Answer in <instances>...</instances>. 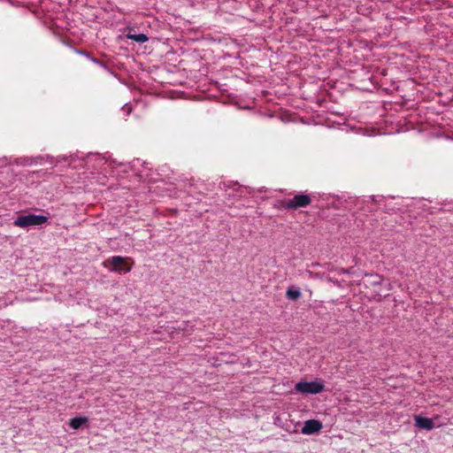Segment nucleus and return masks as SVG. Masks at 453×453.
Returning a JSON list of instances; mask_svg holds the SVG:
<instances>
[{
	"instance_id": "6e6552de",
	"label": "nucleus",
	"mask_w": 453,
	"mask_h": 453,
	"mask_svg": "<svg viewBox=\"0 0 453 453\" xmlns=\"http://www.w3.org/2000/svg\"><path fill=\"white\" fill-rule=\"evenodd\" d=\"M286 296L289 300H297L301 296V291L299 288L296 287H289L287 289Z\"/></svg>"
},
{
	"instance_id": "1a4fd4ad",
	"label": "nucleus",
	"mask_w": 453,
	"mask_h": 453,
	"mask_svg": "<svg viewBox=\"0 0 453 453\" xmlns=\"http://www.w3.org/2000/svg\"><path fill=\"white\" fill-rule=\"evenodd\" d=\"M124 261H125V258L120 256H114L108 260V262L114 267L120 265L121 264L124 263Z\"/></svg>"
},
{
	"instance_id": "0eeeda50",
	"label": "nucleus",
	"mask_w": 453,
	"mask_h": 453,
	"mask_svg": "<svg viewBox=\"0 0 453 453\" xmlns=\"http://www.w3.org/2000/svg\"><path fill=\"white\" fill-rule=\"evenodd\" d=\"M127 38L133 40L139 43H144V42H148V40H149V37L143 33H139V34L128 33L127 35Z\"/></svg>"
},
{
	"instance_id": "9d476101",
	"label": "nucleus",
	"mask_w": 453,
	"mask_h": 453,
	"mask_svg": "<svg viewBox=\"0 0 453 453\" xmlns=\"http://www.w3.org/2000/svg\"><path fill=\"white\" fill-rule=\"evenodd\" d=\"M20 160H21L20 162L18 161V159L15 160V164H17V165L20 164V165H32L33 164V159H31V158L24 157V158H21Z\"/></svg>"
},
{
	"instance_id": "f8f14e48",
	"label": "nucleus",
	"mask_w": 453,
	"mask_h": 453,
	"mask_svg": "<svg viewBox=\"0 0 453 453\" xmlns=\"http://www.w3.org/2000/svg\"><path fill=\"white\" fill-rule=\"evenodd\" d=\"M122 110L124 111H126L127 114H129L132 111V108L130 105H128L127 104H126L123 107H122Z\"/></svg>"
},
{
	"instance_id": "f03ea898",
	"label": "nucleus",
	"mask_w": 453,
	"mask_h": 453,
	"mask_svg": "<svg viewBox=\"0 0 453 453\" xmlns=\"http://www.w3.org/2000/svg\"><path fill=\"white\" fill-rule=\"evenodd\" d=\"M325 389V385L321 380L299 381L295 386V390L303 395H316Z\"/></svg>"
},
{
	"instance_id": "20e7f679",
	"label": "nucleus",
	"mask_w": 453,
	"mask_h": 453,
	"mask_svg": "<svg viewBox=\"0 0 453 453\" xmlns=\"http://www.w3.org/2000/svg\"><path fill=\"white\" fill-rule=\"evenodd\" d=\"M323 427L322 423L318 419H309L303 424L301 429L303 434H314L319 433Z\"/></svg>"
},
{
	"instance_id": "7ed1b4c3",
	"label": "nucleus",
	"mask_w": 453,
	"mask_h": 453,
	"mask_svg": "<svg viewBox=\"0 0 453 453\" xmlns=\"http://www.w3.org/2000/svg\"><path fill=\"white\" fill-rule=\"evenodd\" d=\"M311 203V198L308 195H296L292 199L286 202L285 207L288 209H297L305 207Z\"/></svg>"
},
{
	"instance_id": "2eb2a0df",
	"label": "nucleus",
	"mask_w": 453,
	"mask_h": 453,
	"mask_svg": "<svg viewBox=\"0 0 453 453\" xmlns=\"http://www.w3.org/2000/svg\"><path fill=\"white\" fill-rule=\"evenodd\" d=\"M130 271H131V268L129 267V268H127V269L126 270V273H128V272H130Z\"/></svg>"
},
{
	"instance_id": "4468645a",
	"label": "nucleus",
	"mask_w": 453,
	"mask_h": 453,
	"mask_svg": "<svg viewBox=\"0 0 453 453\" xmlns=\"http://www.w3.org/2000/svg\"><path fill=\"white\" fill-rule=\"evenodd\" d=\"M342 273H349V272L347 270H342L341 271Z\"/></svg>"
},
{
	"instance_id": "dca6fc26",
	"label": "nucleus",
	"mask_w": 453,
	"mask_h": 453,
	"mask_svg": "<svg viewBox=\"0 0 453 453\" xmlns=\"http://www.w3.org/2000/svg\"><path fill=\"white\" fill-rule=\"evenodd\" d=\"M390 284H388V287L387 288V290H390Z\"/></svg>"
},
{
	"instance_id": "39448f33",
	"label": "nucleus",
	"mask_w": 453,
	"mask_h": 453,
	"mask_svg": "<svg viewBox=\"0 0 453 453\" xmlns=\"http://www.w3.org/2000/svg\"><path fill=\"white\" fill-rule=\"evenodd\" d=\"M415 426L425 430H432L434 427V424L432 418H424L420 416L415 417Z\"/></svg>"
},
{
	"instance_id": "f257e3e1",
	"label": "nucleus",
	"mask_w": 453,
	"mask_h": 453,
	"mask_svg": "<svg viewBox=\"0 0 453 453\" xmlns=\"http://www.w3.org/2000/svg\"><path fill=\"white\" fill-rule=\"evenodd\" d=\"M49 218L44 215L27 214L19 216L13 225L21 228H29L31 226H39L46 224Z\"/></svg>"
},
{
	"instance_id": "423d86ee",
	"label": "nucleus",
	"mask_w": 453,
	"mask_h": 453,
	"mask_svg": "<svg viewBox=\"0 0 453 453\" xmlns=\"http://www.w3.org/2000/svg\"><path fill=\"white\" fill-rule=\"evenodd\" d=\"M88 422V418L86 417H75L69 420V426L73 429H79L81 426L85 425Z\"/></svg>"
},
{
	"instance_id": "ddd939ff",
	"label": "nucleus",
	"mask_w": 453,
	"mask_h": 453,
	"mask_svg": "<svg viewBox=\"0 0 453 453\" xmlns=\"http://www.w3.org/2000/svg\"><path fill=\"white\" fill-rule=\"evenodd\" d=\"M91 61H92V62H94V63H95V64H96V65H101V66H104V64H102L99 60H97V59H96V58H91Z\"/></svg>"
},
{
	"instance_id": "9b49d317",
	"label": "nucleus",
	"mask_w": 453,
	"mask_h": 453,
	"mask_svg": "<svg viewBox=\"0 0 453 453\" xmlns=\"http://www.w3.org/2000/svg\"><path fill=\"white\" fill-rule=\"evenodd\" d=\"M374 277V280L372 281L373 284H380L381 281H382V278L381 276L376 274V275H372Z\"/></svg>"
}]
</instances>
